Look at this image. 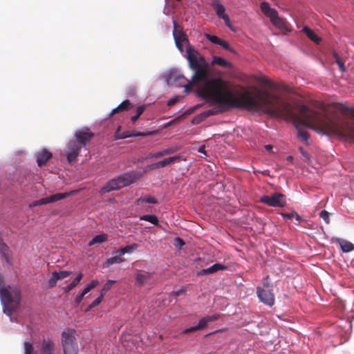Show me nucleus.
Wrapping results in <instances>:
<instances>
[{"label":"nucleus","instance_id":"1","mask_svg":"<svg viewBox=\"0 0 354 354\" xmlns=\"http://www.w3.org/2000/svg\"><path fill=\"white\" fill-rule=\"evenodd\" d=\"M263 110L267 114L292 121L297 130L298 138L308 141V133L301 129L309 127L318 133L354 142V124L345 118L354 119V108L342 104L322 106L319 111L310 110L306 105L299 108L300 115L294 113L293 106L279 95L268 92Z\"/></svg>","mask_w":354,"mask_h":354},{"label":"nucleus","instance_id":"2","mask_svg":"<svg viewBox=\"0 0 354 354\" xmlns=\"http://www.w3.org/2000/svg\"><path fill=\"white\" fill-rule=\"evenodd\" d=\"M187 60L189 68L194 72L190 80L183 75L176 77L177 80H185V91L192 85L199 89L200 95L218 106L204 111L205 116L223 113L230 108H244L248 111H263L268 92L256 88L253 96L249 92H244L238 97L230 88L228 83L221 77H211L209 64L204 56H198L192 48L187 50Z\"/></svg>","mask_w":354,"mask_h":354},{"label":"nucleus","instance_id":"3","mask_svg":"<svg viewBox=\"0 0 354 354\" xmlns=\"http://www.w3.org/2000/svg\"><path fill=\"white\" fill-rule=\"evenodd\" d=\"M3 313L11 317L12 311L18 308L21 299L19 288L16 286H7L0 290Z\"/></svg>","mask_w":354,"mask_h":354},{"label":"nucleus","instance_id":"4","mask_svg":"<svg viewBox=\"0 0 354 354\" xmlns=\"http://www.w3.org/2000/svg\"><path fill=\"white\" fill-rule=\"evenodd\" d=\"M139 176L134 171L127 172L118 176L107 182L100 190V192L108 193L113 190H118L136 182Z\"/></svg>","mask_w":354,"mask_h":354},{"label":"nucleus","instance_id":"5","mask_svg":"<svg viewBox=\"0 0 354 354\" xmlns=\"http://www.w3.org/2000/svg\"><path fill=\"white\" fill-rule=\"evenodd\" d=\"M174 25V30H173V37L175 41L176 46L177 48L181 52H183V44L187 45L186 51L188 48H192L193 51L197 54L198 56H202L198 51L195 50L192 46H189V40L187 37V35L184 32L183 28L178 26L176 21H173ZM186 55L187 53L186 52ZM187 58V55H185Z\"/></svg>","mask_w":354,"mask_h":354},{"label":"nucleus","instance_id":"6","mask_svg":"<svg viewBox=\"0 0 354 354\" xmlns=\"http://www.w3.org/2000/svg\"><path fill=\"white\" fill-rule=\"evenodd\" d=\"M261 9L265 15L270 19L273 25L281 29L286 28V21L279 17L277 11L274 8H271L269 3L263 1L261 3Z\"/></svg>","mask_w":354,"mask_h":354},{"label":"nucleus","instance_id":"7","mask_svg":"<svg viewBox=\"0 0 354 354\" xmlns=\"http://www.w3.org/2000/svg\"><path fill=\"white\" fill-rule=\"evenodd\" d=\"M64 354H77L78 346L75 342V337L69 331H63L61 338Z\"/></svg>","mask_w":354,"mask_h":354},{"label":"nucleus","instance_id":"8","mask_svg":"<svg viewBox=\"0 0 354 354\" xmlns=\"http://www.w3.org/2000/svg\"><path fill=\"white\" fill-rule=\"evenodd\" d=\"M260 201L268 206L278 207H283L286 203L285 195L279 192H274L270 196L263 195L260 198Z\"/></svg>","mask_w":354,"mask_h":354},{"label":"nucleus","instance_id":"9","mask_svg":"<svg viewBox=\"0 0 354 354\" xmlns=\"http://www.w3.org/2000/svg\"><path fill=\"white\" fill-rule=\"evenodd\" d=\"M82 147L75 140H71L65 148V155L67 161L72 163L79 156Z\"/></svg>","mask_w":354,"mask_h":354},{"label":"nucleus","instance_id":"10","mask_svg":"<svg viewBox=\"0 0 354 354\" xmlns=\"http://www.w3.org/2000/svg\"><path fill=\"white\" fill-rule=\"evenodd\" d=\"M219 315L217 314L206 316L201 319L198 322V324L196 326H191L189 328H185L183 331V334L195 332L197 330L204 329L209 323L217 320L219 318Z\"/></svg>","mask_w":354,"mask_h":354},{"label":"nucleus","instance_id":"11","mask_svg":"<svg viewBox=\"0 0 354 354\" xmlns=\"http://www.w3.org/2000/svg\"><path fill=\"white\" fill-rule=\"evenodd\" d=\"M212 6L218 18L223 19L226 26L232 30V25L230 22L228 15L225 13V8L218 0L212 2Z\"/></svg>","mask_w":354,"mask_h":354},{"label":"nucleus","instance_id":"12","mask_svg":"<svg viewBox=\"0 0 354 354\" xmlns=\"http://www.w3.org/2000/svg\"><path fill=\"white\" fill-rule=\"evenodd\" d=\"M257 294L259 300L263 304L272 306L274 304V295L272 289L257 288Z\"/></svg>","mask_w":354,"mask_h":354},{"label":"nucleus","instance_id":"13","mask_svg":"<svg viewBox=\"0 0 354 354\" xmlns=\"http://www.w3.org/2000/svg\"><path fill=\"white\" fill-rule=\"evenodd\" d=\"M76 142L82 147H84L87 143L94 137V133L89 131L88 129H84L75 132Z\"/></svg>","mask_w":354,"mask_h":354},{"label":"nucleus","instance_id":"14","mask_svg":"<svg viewBox=\"0 0 354 354\" xmlns=\"http://www.w3.org/2000/svg\"><path fill=\"white\" fill-rule=\"evenodd\" d=\"M73 272L68 270H62L60 272L54 271L52 272V275L48 280V286L53 288L56 286L57 281L68 277L71 275Z\"/></svg>","mask_w":354,"mask_h":354},{"label":"nucleus","instance_id":"15","mask_svg":"<svg viewBox=\"0 0 354 354\" xmlns=\"http://www.w3.org/2000/svg\"><path fill=\"white\" fill-rule=\"evenodd\" d=\"M52 153L46 149H43L36 154L37 162L39 167L46 165L47 162L51 158Z\"/></svg>","mask_w":354,"mask_h":354},{"label":"nucleus","instance_id":"16","mask_svg":"<svg viewBox=\"0 0 354 354\" xmlns=\"http://www.w3.org/2000/svg\"><path fill=\"white\" fill-rule=\"evenodd\" d=\"M226 269H227V266H225L223 264L214 263V265L211 266L210 267H209L207 268H204V269H202L201 270L198 271L197 273V275L201 276V275L209 274L216 272L219 270H226Z\"/></svg>","mask_w":354,"mask_h":354},{"label":"nucleus","instance_id":"17","mask_svg":"<svg viewBox=\"0 0 354 354\" xmlns=\"http://www.w3.org/2000/svg\"><path fill=\"white\" fill-rule=\"evenodd\" d=\"M55 344L49 339H44L41 346V354H53Z\"/></svg>","mask_w":354,"mask_h":354},{"label":"nucleus","instance_id":"18","mask_svg":"<svg viewBox=\"0 0 354 354\" xmlns=\"http://www.w3.org/2000/svg\"><path fill=\"white\" fill-rule=\"evenodd\" d=\"M153 133L151 132V131L146 132V133H143V132L131 133L129 131H127L122 132L120 134L117 135V138L118 139H124V138H131V137L147 136L152 135Z\"/></svg>","mask_w":354,"mask_h":354},{"label":"nucleus","instance_id":"19","mask_svg":"<svg viewBox=\"0 0 354 354\" xmlns=\"http://www.w3.org/2000/svg\"><path fill=\"white\" fill-rule=\"evenodd\" d=\"M337 242L344 252H349L354 250V245L346 240L337 239Z\"/></svg>","mask_w":354,"mask_h":354},{"label":"nucleus","instance_id":"20","mask_svg":"<svg viewBox=\"0 0 354 354\" xmlns=\"http://www.w3.org/2000/svg\"><path fill=\"white\" fill-rule=\"evenodd\" d=\"M77 192V190H74L70 192H65V193H57L55 194L51 195L49 196L50 203H54L55 201L66 198L68 197L69 196L75 194Z\"/></svg>","mask_w":354,"mask_h":354},{"label":"nucleus","instance_id":"21","mask_svg":"<svg viewBox=\"0 0 354 354\" xmlns=\"http://www.w3.org/2000/svg\"><path fill=\"white\" fill-rule=\"evenodd\" d=\"M0 254L6 262L10 263V250L8 246L1 241H0Z\"/></svg>","mask_w":354,"mask_h":354},{"label":"nucleus","instance_id":"22","mask_svg":"<svg viewBox=\"0 0 354 354\" xmlns=\"http://www.w3.org/2000/svg\"><path fill=\"white\" fill-rule=\"evenodd\" d=\"M302 31L308 36V37L315 44H319L321 41V38L319 37L308 26H304Z\"/></svg>","mask_w":354,"mask_h":354},{"label":"nucleus","instance_id":"23","mask_svg":"<svg viewBox=\"0 0 354 354\" xmlns=\"http://www.w3.org/2000/svg\"><path fill=\"white\" fill-rule=\"evenodd\" d=\"M175 151H176V149H174V148L165 149L161 150L160 151L149 153V158H160V157L166 156V155L171 154V153H174Z\"/></svg>","mask_w":354,"mask_h":354},{"label":"nucleus","instance_id":"24","mask_svg":"<svg viewBox=\"0 0 354 354\" xmlns=\"http://www.w3.org/2000/svg\"><path fill=\"white\" fill-rule=\"evenodd\" d=\"M212 64H217L223 68H231V64L227 62L226 59L221 57L214 56L212 61Z\"/></svg>","mask_w":354,"mask_h":354},{"label":"nucleus","instance_id":"25","mask_svg":"<svg viewBox=\"0 0 354 354\" xmlns=\"http://www.w3.org/2000/svg\"><path fill=\"white\" fill-rule=\"evenodd\" d=\"M122 254H115V252H114V255L109 259H106L105 262V266L106 267H109L110 265L112 264H118L124 261V259L122 258Z\"/></svg>","mask_w":354,"mask_h":354},{"label":"nucleus","instance_id":"26","mask_svg":"<svg viewBox=\"0 0 354 354\" xmlns=\"http://www.w3.org/2000/svg\"><path fill=\"white\" fill-rule=\"evenodd\" d=\"M132 106H133L129 102V100H124L121 104H120L115 109H113L111 115H113L118 111L128 110Z\"/></svg>","mask_w":354,"mask_h":354},{"label":"nucleus","instance_id":"27","mask_svg":"<svg viewBox=\"0 0 354 354\" xmlns=\"http://www.w3.org/2000/svg\"><path fill=\"white\" fill-rule=\"evenodd\" d=\"M180 156H171V157L165 158L162 160L159 161L160 167H165L167 166L168 165L180 160Z\"/></svg>","mask_w":354,"mask_h":354},{"label":"nucleus","instance_id":"28","mask_svg":"<svg viewBox=\"0 0 354 354\" xmlns=\"http://www.w3.org/2000/svg\"><path fill=\"white\" fill-rule=\"evenodd\" d=\"M106 240H107V235L105 234L96 235L88 243V245L91 246L95 243H101L106 241Z\"/></svg>","mask_w":354,"mask_h":354},{"label":"nucleus","instance_id":"29","mask_svg":"<svg viewBox=\"0 0 354 354\" xmlns=\"http://www.w3.org/2000/svg\"><path fill=\"white\" fill-rule=\"evenodd\" d=\"M138 248V245L136 243H133L131 245H128L124 248H122L117 251H115V254H120L124 255L126 253L130 252L132 250L136 249Z\"/></svg>","mask_w":354,"mask_h":354},{"label":"nucleus","instance_id":"30","mask_svg":"<svg viewBox=\"0 0 354 354\" xmlns=\"http://www.w3.org/2000/svg\"><path fill=\"white\" fill-rule=\"evenodd\" d=\"M150 275L148 272L138 273L136 277V282L140 285H143L149 279Z\"/></svg>","mask_w":354,"mask_h":354},{"label":"nucleus","instance_id":"31","mask_svg":"<svg viewBox=\"0 0 354 354\" xmlns=\"http://www.w3.org/2000/svg\"><path fill=\"white\" fill-rule=\"evenodd\" d=\"M142 221H148L152 224L157 225L158 223V218L156 215L153 214H146L142 215L140 218Z\"/></svg>","mask_w":354,"mask_h":354},{"label":"nucleus","instance_id":"32","mask_svg":"<svg viewBox=\"0 0 354 354\" xmlns=\"http://www.w3.org/2000/svg\"><path fill=\"white\" fill-rule=\"evenodd\" d=\"M281 215L286 220H290L292 218H295L298 222H300L301 219V216L295 212H292L291 213H283Z\"/></svg>","mask_w":354,"mask_h":354},{"label":"nucleus","instance_id":"33","mask_svg":"<svg viewBox=\"0 0 354 354\" xmlns=\"http://www.w3.org/2000/svg\"><path fill=\"white\" fill-rule=\"evenodd\" d=\"M145 109V105H142V106H140L136 108V113L135 115H133L131 118V120L132 122V123H135L136 121L139 118V117L140 116V115L144 112Z\"/></svg>","mask_w":354,"mask_h":354},{"label":"nucleus","instance_id":"34","mask_svg":"<svg viewBox=\"0 0 354 354\" xmlns=\"http://www.w3.org/2000/svg\"><path fill=\"white\" fill-rule=\"evenodd\" d=\"M24 354H37L34 351L32 344L30 342H25L24 343Z\"/></svg>","mask_w":354,"mask_h":354},{"label":"nucleus","instance_id":"35","mask_svg":"<svg viewBox=\"0 0 354 354\" xmlns=\"http://www.w3.org/2000/svg\"><path fill=\"white\" fill-rule=\"evenodd\" d=\"M138 201H141L142 203H151V204L158 203V201L154 197H152L151 196L141 197L138 199Z\"/></svg>","mask_w":354,"mask_h":354},{"label":"nucleus","instance_id":"36","mask_svg":"<svg viewBox=\"0 0 354 354\" xmlns=\"http://www.w3.org/2000/svg\"><path fill=\"white\" fill-rule=\"evenodd\" d=\"M103 297H104V293L101 292L100 295L97 298H96L94 301H93L92 303L88 306V310H90L92 308H94L95 306L100 304L102 302Z\"/></svg>","mask_w":354,"mask_h":354},{"label":"nucleus","instance_id":"37","mask_svg":"<svg viewBox=\"0 0 354 354\" xmlns=\"http://www.w3.org/2000/svg\"><path fill=\"white\" fill-rule=\"evenodd\" d=\"M319 217L322 218L326 224L330 223V216L329 213L326 210H322L319 212Z\"/></svg>","mask_w":354,"mask_h":354},{"label":"nucleus","instance_id":"38","mask_svg":"<svg viewBox=\"0 0 354 354\" xmlns=\"http://www.w3.org/2000/svg\"><path fill=\"white\" fill-rule=\"evenodd\" d=\"M205 37L212 43L217 44V45L218 44V43L221 40V39L219 37H218L217 36L212 35L210 34H205Z\"/></svg>","mask_w":354,"mask_h":354},{"label":"nucleus","instance_id":"39","mask_svg":"<svg viewBox=\"0 0 354 354\" xmlns=\"http://www.w3.org/2000/svg\"><path fill=\"white\" fill-rule=\"evenodd\" d=\"M260 288L272 289V284L269 282V277L266 276L263 278L262 286Z\"/></svg>","mask_w":354,"mask_h":354},{"label":"nucleus","instance_id":"40","mask_svg":"<svg viewBox=\"0 0 354 354\" xmlns=\"http://www.w3.org/2000/svg\"><path fill=\"white\" fill-rule=\"evenodd\" d=\"M333 55H334V57L335 59V61H336L337 64H338V66L339 67V69L342 71H345V68H344V64L341 61V59H340L339 55H337V53H333Z\"/></svg>","mask_w":354,"mask_h":354},{"label":"nucleus","instance_id":"41","mask_svg":"<svg viewBox=\"0 0 354 354\" xmlns=\"http://www.w3.org/2000/svg\"><path fill=\"white\" fill-rule=\"evenodd\" d=\"M115 282V281L113 280H108L107 282L104 285L102 289V292L104 294V292H107Z\"/></svg>","mask_w":354,"mask_h":354},{"label":"nucleus","instance_id":"42","mask_svg":"<svg viewBox=\"0 0 354 354\" xmlns=\"http://www.w3.org/2000/svg\"><path fill=\"white\" fill-rule=\"evenodd\" d=\"M219 46H222L223 48H225V50H227L229 51H232V49L230 48V45L228 44V43L227 41H225V40H223L221 39L218 44Z\"/></svg>","mask_w":354,"mask_h":354},{"label":"nucleus","instance_id":"43","mask_svg":"<svg viewBox=\"0 0 354 354\" xmlns=\"http://www.w3.org/2000/svg\"><path fill=\"white\" fill-rule=\"evenodd\" d=\"M219 46H222L223 48H225V50H227L229 51H232V49L230 48V45L228 44V43L227 41H225V40H223L221 39L218 44Z\"/></svg>","mask_w":354,"mask_h":354},{"label":"nucleus","instance_id":"44","mask_svg":"<svg viewBox=\"0 0 354 354\" xmlns=\"http://www.w3.org/2000/svg\"><path fill=\"white\" fill-rule=\"evenodd\" d=\"M299 150L301 155L304 157L306 161L309 162L310 160V155L302 147H299Z\"/></svg>","mask_w":354,"mask_h":354},{"label":"nucleus","instance_id":"45","mask_svg":"<svg viewBox=\"0 0 354 354\" xmlns=\"http://www.w3.org/2000/svg\"><path fill=\"white\" fill-rule=\"evenodd\" d=\"M77 284L73 281L71 283H70L68 286L64 288V290L65 292H68L71 291L74 287H75Z\"/></svg>","mask_w":354,"mask_h":354},{"label":"nucleus","instance_id":"46","mask_svg":"<svg viewBox=\"0 0 354 354\" xmlns=\"http://www.w3.org/2000/svg\"><path fill=\"white\" fill-rule=\"evenodd\" d=\"M186 291V288L183 286L179 290H177L176 291H173L171 292L172 295H174L175 297H178L180 295L183 294Z\"/></svg>","mask_w":354,"mask_h":354},{"label":"nucleus","instance_id":"47","mask_svg":"<svg viewBox=\"0 0 354 354\" xmlns=\"http://www.w3.org/2000/svg\"><path fill=\"white\" fill-rule=\"evenodd\" d=\"M180 99V97L179 96H176V97H174L172 98H171L168 102H167V105L169 106H174V104H176L177 103V102Z\"/></svg>","mask_w":354,"mask_h":354},{"label":"nucleus","instance_id":"48","mask_svg":"<svg viewBox=\"0 0 354 354\" xmlns=\"http://www.w3.org/2000/svg\"><path fill=\"white\" fill-rule=\"evenodd\" d=\"M50 201V198H49V196H48V197L42 198L39 199V203H40V205H45L47 203H50V201Z\"/></svg>","mask_w":354,"mask_h":354},{"label":"nucleus","instance_id":"49","mask_svg":"<svg viewBox=\"0 0 354 354\" xmlns=\"http://www.w3.org/2000/svg\"><path fill=\"white\" fill-rule=\"evenodd\" d=\"M98 283H99L98 281L93 280V281H91V282L90 283H88L87 285V286H88L90 288V289L91 290V289L94 288L95 286H97Z\"/></svg>","mask_w":354,"mask_h":354},{"label":"nucleus","instance_id":"50","mask_svg":"<svg viewBox=\"0 0 354 354\" xmlns=\"http://www.w3.org/2000/svg\"><path fill=\"white\" fill-rule=\"evenodd\" d=\"M149 168L150 169H156L160 168V165H159V162H155V163H153V164L149 165Z\"/></svg>","mask_w":354,"mask_h":354},{"label":"nucleus","instance_id":"51","mask_svg":"<svg viewBox=\"0 0 354 354\" xmlns=\"http://www.w3.org/2000/svg\"><path fill=\"white\" fill-rule=\"evenodd\" d=\"M82 277H83V274L82 273H79L77 277L73 279V281L77 283L78 284L80 283V281H81V279H82Z\"/></svg>","mask_w":354,"mask_h":354},{"label":"nucleus","instance_id":"52","mask_svg":"<svg viewBox=\"0 0 354 354\" xmlns=\"http://www.w3.org/2000/svg\"><path fill=\"white\" fill-rule=\"evenodd\" d=\"M84 297V296L82 293L77 295V297L75 298L76 304H79L83 299Z\"/></svg>","mask_w":354,"mask_h":354},{"label":"nucleus","instance_id":"53","mask_svg":"<svg viewBox=\"0 0 354 354\" xmlns=\"http://www.w3.org/2000/svg\"><path fill=\"white\" fill-rule=\"evenodd\" d=\"M198 151L201 153H203L205 156H207V153H206V151H205V145H203L201 147H199Z\"/></svg>","mask_w":354,"mask_h":354},{"label":"nucleus","instance_id":"54","mask_svg":"<svg viewBox=\"0 0 354 354\" xmlns=\"http://www.w3.org/2000/svg\"><path fill=\"white\" fill-rule=\"evenodd\" d=\"M259 80L261 83H263V84H266V85H269V84H270V82H269V80H267V79H266V78H264V77H260V78L259 79Z\"/></svg>","mask_w":354,"mask_h":354},{"label":"nucleus","instance_id":"55","mask_svg":"<svg viewBox=\"0 0 354 354\" xmlns=\"http://www.w3.org/2000/svg\"><path fill=\"white\" fill-rule=\"evenodd\" d=\"M6 286H5V284H4V281H3L2 276L0 274V290Z\"/></svg>","mask_w":354,"mask_h":354},{"label":"nucleus","instance_id":"56","mask_svg":"<svg viewBox=\"0 0 354 354\" xmlns=\"http://www.w3.org/2000/svg\"><path fill=\"white\" fill-rule=\"evenodd\" d=\"M38 205H41L40 203H39V200L35 201L31 204H30V207H31L38 206Z\"/></svg>","mask_w":354,"mask_h":354},{"label":"nucleus","instance_id":"57","mask_svg":"<svg viewBox=\"0 0 354 354\" xmlns=\"http://www.w3.org/2000/svg\"><path fill=\"white\" fill-rule=\"evenodd\" d=\"M91 290L90 288L86 286V287L81 292L84 296L87 294Z\"/></svg>","mask_w":354,"mask_h":354},{"label":"nucleus","instance_id":"58","mask_svg":"<svg viewBox=\"0 0 354 354\" xmlns=\"http://www.w3.org/2000/svg\"><path fill=\"white\" fill-rule=\"evenodd\" d=\"M265 148L267 151H271L272 149V145H267L265 146Z\"/></svg>","mask_w":354,"mask_h":354},{"label":"nucleus","instance_id":"59","mask_svg":"<svg viewBox=\"0 0 354 354\" xmlns=\"http://www.w3.org/2000/svg\"><path fill=\"white\" fill-rule=\"evenodd\" d=\"M293 160V157L292 156H289L287 157V160L288 161H290V162H292Z\"/></svg>","mask_w":354,"mask_h":354},{"label":"nucleus","instance_id":"60","mask_svg":"<svg viewBox=\"0 0 354 354\" xmlns=\"http://www.w3.org/2000/svg\"><path fill=\"white\" fill-rule=\"evenodd\" d=\"M176 240L179 242H181V245H184V242L180 238L178 237L176 238Z\"/></svg>","mask_w":354,"mask_h":354}]
</instances>
